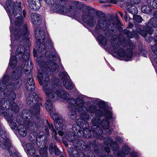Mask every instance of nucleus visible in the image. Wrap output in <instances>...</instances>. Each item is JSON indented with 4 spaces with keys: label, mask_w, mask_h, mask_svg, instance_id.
I'll return each instance as SVG.
<instances>
[{
    "label": "nucleus",
    "mask_w": 157,
    "mask_h": 157,
    "mask_svg": "<svg viewBox=\"0 0 157 157\" xmlns=\"http://www.w3.org/2000/svg\"><path fill=\"white\" fill-rule=\"evenodd\" d=\"M104 157H114L113 156L110 155H106V156Z\"/></svg>",
    "instance_id": "obj_63"
},
{
    "label": "nucleus",
    "mask_w": 157,
    "mask_h": 157,
    "mask_svg": "<svg viewBox=\"0 0 157 157\" xmlns=\"http://www.w3.org/2000/svg\"><path fill=\"white\" fill-rule=\"evenodd\" d=\"M59 75L63 80V85L67 89L72 90L74 87V85L70 79L67 73L66 72L61 71L59 73Z\"/></svg>",
    "instance_id": "obj_17"
},
{
    "label": "nucleus",
    "mask_w": 157,
    "mask_h": 157,
    "mask_svg": "<svg viewBox=\"0 0 157 157\" xmlns=\"http://www.w3.org/2000/svg\"><path fill=\"white\" fill-rule=\"evenodd\" d=\"M108 2H110L112 3L116 4L117 3V1L116 0H109Z\"/></svg>",
    "instance_id": "obj_56"
},
{
    "label": "nucleus",
    "mask_w": 157,
    "mask_h": 157,
    "mask_svg": "<svg viewBox=\"0 0 157 157\" xmlns=\"http://www.w3.org/2000/svg\"><path fill=\"white\" fill-rule=\"evenodd\" d=\"M63 125L64 126V127L63 128H60V129H59L56 128L57 130L58 131V133L60 136H63V135L64 132L62 131V130L65 129L66 127V126L64 125L63 124H62V126Z\"/></svg>",
    "instance_id": "obj_44"
},
{
    "label": "nucleus",
    "mask_w": 157,
    "mask_h": 157,
    "mask_svg": "<svg viewBox=\"0 0 157 157\" xmlns=\"http://www.w3.org/2000/svg\"><path fill=\"white\" fill-rule=\"evenodd\" d=\"M116 29L114 28V29H111L109 31V33L111 34H113L114 33H115L116 31Z\"/></svg>",
    "instance_id": "obj_53"
},
{
    "label": "nucleus",
    "mask_w": 157,
    "mask_h": 157,
    "mask_svg": "<svg viewBox=\"0 0 157 157\" xmlns=\"http://www.w3.org/2000/svg\"><path fill=\"white\" fill-rule=\"evenodd\" d=\"M50 115L52 119L55 121L54 124L56 128L58 129L63 128L64 127L63 126H62L63 124V120L61 115L58 113L56 112H52L50 113Z\"/></svg>",
    "instance_id": "obj_19"
},
{
    "label": "nucleus",
    "mask_w": 157,
    "mask_h": 157,
    "mask_svg": "<svg viewBox=\"0 0 157 157\" xmlns=\"http://www.w3.org/2000/svg\"><path fill=\"white\" fill-rule=\"evenodd\" d=\"M22 72V67L20 69H16L14 70L11 75V77L13 80H15L18 79L20 76Z\"/></svg>",
    "instance_id": "obj_26"
},
{
    "label": "nucleus",
    "mask_w": 157,
    "mask_h": 157,
    "mask_svg": "<svg viewBox=\"0 0 157 157\" xmlns=\"http://www.w3.org/2000/svg\"><path fill=\"white\" fill-rule=\"evenodd\" d=\"M109 37L110 36L105 33L104 35H101L99 36L98 39L101 44L103 45H105L107 44Z\"/></svg>",
    "instance_id": "obj_27"
},
{
    "label": "nucleus",
    "mask_w": 157,
    "mask_h": 157,
    "mask_svg": "<svg viewBox=\"0 0 157 157\" xmlns=\"http://www.w3.org/2000/svg\"><path fill=\"white\" fill-rule=\"evenodd\" d=\"M55 6L56 11L61 14L69 13L72 15H74L77 13L76 7L79 8L81 3L77 1H70L68 0H56Z\"/></svg>",
    "instance_id": "obj_7"
},
{
    "label": "nucleus",
    "mask_w": 157,
    "mask_h": 157,
    "mask_svg": "<svg viewBox=\"0 0 157 157\" xmlns=\"http://www.w3.org/2000/svg\"><path fill=\"white\" fill-rule=\"evenodd\" d=\"M26 13L25 11L24 10L23 11V17H25V16Z\"/></svg>",
    "instance_id": "obj_61"
},
{
    "label": "nucleus",
    "mask_w": 157,
    "mask_h": 157,
    "mask_svg": "<svg viewBox=\"0 0 157 157\" xmlns=\"http://www.w3.org/2000/svg\"><path fill=\"white\" fill-rule=\"evenodd\" d=\"M146 25L147 27L139 25L136 27V31H133L132 33L127 29L123 30L122 33L129 38L135 37L136 39H139V36L136 32L143 36L146 37L147 33L150 35L152 34L154 30L151 28L157 27V20L155 18H152Z\"/></svg>",
    "instance_id": "obj_6"
},
{
    "label": "nucleus",
    "mask_w": 157,
    "mask_h": 157,
    "mask_svg": "<svg viewBox=\"0 0 157 157\" xmlns=\"http://www.w3.org/2000/svg\"><path fill=\"white\" fill-rule=\"evenodd\" d=\"M86 10L83 12L82 19L84 22L90 26L94 27L96 24V19H98L100 15L97 13L101 12L100 11H95L94 9L90 7H86Z\"/></svg>",
    "instance_id": "obj_11"
},
{
    "label": "nucleus",
    "mask_w": 157,
    "mask_h": 157,
    "mask_svg": "<svg viewBox=\"0 0 157 157\" xmlns=\"http://www.w3.org/2000/svg\"><path fill=\"white\" fill-rule=\"evenodd\" d=\"M5 8L9 13L11 22H12L13 20H14L16 26L19 27L18 28H16L13 32L16 40L23 42V44L29 43V32L27 25L26 24L22 25L23 19L21 17L22 10L21 3H15L11 1H8L6 3Z\"/></svg>",
    "instance_id": "obj_1"
},
{
    "label": "nucleus",
    "mask_w": 157,
    "mask_h": 157,
    "mask_svg": "<svg viewBox=\"0 0 157 157\" xmlns=\"http://www.w3.org/2000/svg\"><path fill=\"white\" fill-rule=\"evenodd\" d=\"M17 128L18 132L21 136L24 137L27 134V130L23 125L22 124L18 125Z\"/></svg>",
    "instance_id": "obj_28"
},
{
    "label": "nucleus",
    "mask_w": 157,
    "mask_h": 157,
    "mask_svg": "<svg viewBox=\"0 0 157 157\" xmlns=\"http://www.w3.org/2000/svg\"><path fill=\"white\" fill-rule=\"evenodd\" d=\"M126 8L129 13L133 15L138 13V10L134 6L129 5L127 6Z\"/></svg>",
    "instance_id": "obj_30"
},
{
    "label": "nucleus",
    "mask_w": 157,
    "mask_h": 157,
    "mask_svg": "<svg viewBox=\"0 0 157 157\" xmlns=\"http://www.w3.org/2000/svg\"><path fill=\"white\" fill-rule=\"evenodd\" d=\"M133 19L135 21L139 23H141L143 20L142 17L138 15H133Z\"/></svg>",
    "instance_id": "obj_41"
},
{
    "label": "nucleus",
    "mask_w": 157,
    "mask_h": 157,
    "mask_svg": "<svg viewBox=\"0 0 157 157\" xmlns=\"http://www.w3.org/2000/svg\"><path fill=\"white\" fill-rule=\"evenodd\" d=\"M35 35L37 40L36 48L39 52L42 53L45 51L46 48L49 49L52 47V44L48 34H44L43 29L40 27L35 28L34 31ZM48 51H50L48 50Z\"/></svg>",
    "instance_id": "obj_8"
},
{
    "label": "nucleus",
    "mask_w": 157,
    "mask_h": 157,
    "mask_svg": "<svg viewBox=\"0 0 157 157\" xmlns=\"http://www.w3.org/2000/svg\"><path fill=\"white\" fill-rule=\"evenodd\" d=\"M105 116L108 119H110L112 117V113L111 112L108 111L106 112Z\"/></svg>",
    "instance_id": "obj_47"
},
{
    "label": "nucleus",
    "mask_w": 157,
    "mask_h": 157,
    "mask_svg": "<svg viewBox=\"0 0 157 157\" xmlns=\"http://www.w3.org/2000/svg\"><path fill=\"white\" fill-rule=\"evenodd\" d=\"M54 152H55V154L57 155H59L60 154V151H59V149L57 148V147L55 148Z\"/></svg>",
    "instance_id": "obj_52"
},
{
    "label": "nucleus",
    "mask_w": 157,
    "mask_h": 157,
    "mask_svg": "<svg viewBox=\"0 0 157 157\" xmlns=\"http://www.w3.org/2000/svg\"><path fill=\"white\" fill-rule=\"evenodd\" d=\"M124 43L125 45H124L123 48L120 47L117 52V54L119 56L124 58L125 60L128 61L132 56V52L131 49H128V45L126 43Z\"/></svg>",
    "instance_id": "obj_16"
},
{
    "label": "nucleus",
    "mask_w": 157,
    "mask_h": 157,
    "mask_svg": "<svg viewBox=\"0 0 157 157\" xmlns=\"http://www.w3.org/2000/svg\"><path fill=\"white\" fill-rule=\"evenodd\" d=\"M9 79L8 75H5L3 77L2 80H0V90L1 89L2 91H5V90L7 89L8 91L7 92H9L10 90H13V88L17 87V86L19 84L18 81L17 82L16 84L15 82H9L6 86V84L9 81Z\"/></svg>",
    "instance_id": "obj_14"
},
{
    "label": "nucleus",
    "mask_w": 157,
    "mask_h": 157,
    "mask_svg": "<svg viewBox=\"0 0 157 157\" xmlns=\"http://www.w3.org/2000/svg\"><path fill=\"white\" fill-rule=\"evenodd\" d=\"M76 123L77 124H74L72 126L74 135L78 137L83 136L86 139L93 138L94 135L97 136V135L92 134L89 128V124L86 120L79 118L76 121Z\"/></svg>",
    "instance_id": "obj_9"
},
{
    "label": "nucleus",
    "mask_w": 157,
    "mask_h": 157,
    "mask_svg": "<svg viewBox=\"0 0 157 157\" xmlns=\"http://www.w3.org/2000/svg\"><path fill=\"white\" fill-rule=\"evenodd\" d=\"M98 15H100L97 22L96 26L97 29H100L104 31L108 28L109 25L107 21L106 20L105 14L103 12L97 13Z\"/></svg>",
    "instance_id": "obj_15"
},
{
    "label": "nucleus",
    "mask_w": 157,
    "mask_h": 157,
    "mask_svg": "<svg viewBox=\"0 0 157 157\" xmlns=\"http://www.w3.org/2000/svg\"><path fill=\"white\" fill-rule=\"evenodd\" d=\"M69 154L70 157H95L93 152L91 151H87L85 153H80L79 155L77 151L73 147L68 149Z\"/></svg>",
    "instance_id": "obj_20"
},
{
    "label": "nucleus",
    "mask_w": 157,
    "mask_h": 157,
    "mask_svg": "<svg viewBox=\"0 0 157 157\" xmlns=\"http://www.w3.org/2000/svg\"><path fill=\"white\" fill-rule=\"evenodd\" d=\"M57 92L58 96L63 99H66L69 96L68 94L64 90H59L57 91Z\"/></svg>",
    "instance_id": "obj_31"
},
{
    "label": "nucleus",
    "mask_w": 157,
    "mask_h": 157,
    "mask_svg": "<svg viewBox=\"0 0 157 157\" xmlns=\"http://www.w3.org/2000/svg\"><path fill=\"white\" fill-rule=\"evenodd\" d=\"M33 157H40L39 155H34Z\"/></svg>",
    "instance_id": "obj_64"
},
{
    "label": "nucleus",
    "mask_w": 157,
    "mask_h": 157,
    "mask_svg": "<svg viewBox=\"0 0 157 157\" xmlns=\"http://www.w3.org/2000/svg\"><path fill=\"white\" fill-rule=\"evenodd\" d=\"M67 102L68 103L67 107L70 110L69 116L71 119H76L77 117L76 112H78L81 117L80 118L87 120L90 118V114L88 113V112L89 111L91 114L95 112V106L91 105L87 108L81 97L78 96L76 99L70 98L67 100Z\"/></svg>",
    "instance_id": "obj_4"
},
{
    "label": "nucleus",
    "mask_w": 157,
    "mask_h": 157,
    "mask_svg": "<svg viewBox=\"0 0 157 157\" xmlns=\"http://www.w3.org/2000/svg\"><path fill=\"white\" fill-rule=\"evenodd\" d=\"M43 89L46 94L47 99L53 101L58 98V91L52 84L49 83L43 86Z\"/></svg>",
    "instance_id": "obj_13"
},
{
    "label": "nucleus",
    "mask_w": 157,
    "mask_h": 157,
    "mask_svg": "<svg viewBox=\"0 0 157 157\" xmlns=\"http://www.w3.org/2000/svg\"><path fill=\"white\" fill-rule=\"evenodd\" d=\"M26 149L27 152L30 155H33L35 153V149L31 144L28 143L26 144Z\"/></svg>",
    "instance_id": "obj_29"
},
{
    "label": "nucleus",
    "mask_w": 157,
    "mask_h": 157,
    "mask_svg": "<svg viewBox=\"0 0 157 157\" xmlns=\"http://www.w3.org/2000/svg\"><path fill=\"white\" fill-rule=\"evenodd\" d=\"M52 101L51 100L48 99L45 103V107L48 111H51L53 109V106Z\"/></svg>",
    "instance_id": "obj_33"
},
{
    "label": "nucleus",
    "mask_w": 157,
    "mask_h": 157,
    "mask_svg": "<svg viewBox=\"0 0 157 157\" xmlns=\"http://www.w3.org/2000/svg\"><path fill=\"white\" fill-rule=\"evenodd\" d=\"M40 153L42 157H47L48 155L47 148H44L40 149Z\"/></svg>",
    "instance_id": "obj_36"
},
{
    "label": "nucleus",
    "mask_w": 157,
    "mask_h": 157,
    "mask_svg": "<svg viewBox=\"0 0 157 157\" xmlns=\"http://www.w3.org/2000/svg\"><path fill=\"white\" fill-rule=\"evenodd\" d=\"M138 155L137 152L133 151L130 153V155L131 157H136L138 156Z\"/></svg>",
    "instance_id": "obj_49"
},
{
    "label": "nucleus",
    "mask_w": 157,
    "mask_h": 157,
    "mask_svg": "<svg viewBox=\"0 0 157 157\" xmlns=\"http://www.w3.org/2000/svg\"><path fill=\"white\" fill-rule=\"evenodd\" d=\"M115 140L117 142L119 143H122L123 142V140L122 138L120 136H117Z\"/></svg>",
    "instance_id": "obj_48"
},
{
    "label": "nucleus",
    "mask_w": 157,
    "mask_h": 157,
    "mask_svg": "<svg viewBox=\"0 0 157 157\" xmlns=\"http://www.w3.org/2000/svg\"><path fill=\"white\" fill-rule=\"evenodd\" d=\"M16 58L14 56H11L10 60L9 65L12 69L14 68L17 63Z\"/></svg>",
    "instance_id": "obj_34"
},
{
    "label": "nucleus",
    "mask_w": 157,
    "mask_h": 157,
    "mask_svg": "<svg viewBox=\"0 0 157 157\" xmlns=\"http://www.w3.org/2000/svg\"><path fill=\"white\" fill-rule=\"evenodd\" d=\"M94 151L95 154L100 157H103L105 155L103 151L102 150H100L99 149H97L95 150Z\"/></svg>",
    "instance_id": "obj_39"
},
{
    "label": "nucleus",
    "mask_w": 157,
    "mask_h": 157,
    "mask_svg": "<svg viewBox=\"0 0 157 157\" xmlns=\"http://www.w3.org/2000/svg\"><path fill=\"white\" fill-rule=\"evenodd\" d=\"M95 112L92 114L89 111L88 112V113L89 114L90 113L92 115L94 113H95V115L98 117H95L93 118L92 120V123L93 125L92 126L91 130H90V132H91L92 135H97V136H93V137H95V138L99 139H102L103 137L102 135L103 132L102 129L99 126H101L104 128L105 131H104V133L105 134L108 135H110L111 133V130L109 129V123L108 121L106 119H104L102 122L100 123V119L99 118V117L102 116L103 115L102 111L100 110H96V107Z\"/></svg>",
    "instance_id": "obj_5"
},
{
    "label": "nucleus",
    "mask_w": 157,
    "mask_h": 157,
    "mask_svg": "<svg viewBox=\"0 0 157 157\" xmlns=\"http://www.w3.org/2000/svg\"><path fill=\"white\" fill-rule=\"evenodd\" d=\"M46 3L50 5H53V9L54 10L55 5L56 2V0H44Z\"/></svg>",
    "instance_id": "obj_42"
},
{
    "label": "nucleus",
    "mask_w": 157,
    "mask_h": 157,
    "mask_svg": "<svg viewBox=\"0 0 157 157\" xmlns=\"http://www.w3.org/2000/svg\"><path fill=\"white\" fill-rule=\"evenodd\" d=\"M45 131H46V132L47 133H49L48 129V128H46V127H45Z\"/></svg>",
    "instance_id": "obj_60"
},
{
    "label": "nucleus",
    "mask_w": 157,
    "mask_h": 157,
    "mask_svg": "<svg viewBox=\"0 0 157 157\" xmlns=\"http://www.w3.org/2000/svg\"><path fill=\"white\" fill-rule=\"evenodd\" d=\"M32 22L35 25H39L40 23V15L36 13H33L31 15Z\"/></svg>",
    "instance_id": "obj_25"
},
{
    "label": "nucleus",
    "mask_w": 157,
    "mask_h": 157,
    "mask_svg": "<svg viewBox=\"0 0 157 157\" xmlns=\"http://www.w3.org/2000/svg\"><path fill=\"white\" fill-rule=\"evenodd\" d=\"M73 143L74 146L76 147H80V149H85V148H89L91 146L90 142L89 145H87L84 141L81 140H77L75 141Z\"/></svg>",
    "instance_id": "obj_24"
},
{
    "label": "nucleus",
    "mask_w": 157,
    "mask_h": 157,
    "mask_svg": "<svg viewBox=\"0 0 157 157\" xmlns=\"http://www.w3.org/2000/svg\"><path fill=\"white\" fill-rule=\"evenodd\" d=\"M41 100L35 93L30 94L27 97L26 102L29 105L31 103L34 104L33 107L30 109L31 117L29 116V114L27 110H23L22 112V117L25 118L24 123L25 125L32 132L39 127H42L44 125L43 121L39 120L38 118V115L40 113V108L42 107Z\"/></svg>",
    "instance_id": "obj_2"
},
{
    "label": "nucleus",
    "mask_w": 157,
    "mask_h": 157,
    "mask_svg": "<svg viewBox=\"0 0 157 157\" xmlns=\"http://www.w3.org/2000/svg\"><path fill=\"white\" fill-rule=\"evenodd\" d=\"M10 108L9 109H8L7 111L10 110V111H14L15 113H17L19 111V107L18 105H17L14 102L12 101V103L10 102ZM11 112H10V114L9 112L8 113H7V111L5 114V116L6 118L8 121L11 124L13 123V113H11Z\"/></svg>",
    "instance_id": "obj_18"
},
{
    "label": "nucleus",
    "mask_w": 157,
    "mask_h": 157,
    "mask_svg": "<svg viewBox=\"0 0 157 157\" xmlns=\"http://www.w3.org/2000/svg\"><path fill=\"white\" fill-rule=\"evenodd\" d=\"M149 6L147 5H144L142 6L141 8V10L142 12L146 13H148L151 12V9Z\"/></svg>",
    "instance_id": "obj_37"
},
{
    "label": "nucleus",
    "mask_w": 157,
    "mask_h": 157,
    "mask_svg": "<svg viewBox=\"0 0 157 157\" xmlns=\"http://www.w3.org/2000/svg\"><path fill=\"white\" fill-rule=\"evenodd\" d=\"M124 19L125 20V21H126L127 20V19H128V16H127V15L126 14L125 16H124Z\"/></svg>",
    "instance_id": "obj_58"
},
{
    "label": "nucleus",
    "mask_w": 157,
    "mask_h": 157,
    "mask_svg": "<svg viewBox=\"0 0 157 157\" xmlns=\"http://www.w3.org/2000/svg\"><path fill=\"white\" fill-rule=\"evenodd\" d=\"M56 147V146L55 144H50L49 145L48 148L49 152L51 154H52L54 152V151Z\"/></svg>",
    "instance_id": "obj_40"
},
{
    "label": "nucleus",
    "mask_w": 157,
    "mask_h": 157,
    "mask_svg": "<svg viewBox=\"0 0 157 157\" xmlns=\"http://www.w3.org/2000/svg\"><path fill=\"white\" fill-rule=\"evenodd\" d=\"M105 151L108 154H109L110 151V149L109 147H106L104 148Z\"/></svg>",
    "instance_id": "obj_54"
},
{
    "label": "nucleus",
    "mask_w": 157,
    "mask_h": 157,
    "mask_svg": "<svg viewBox=\"0 0 157 157\" xmlns=\"http://www.w3.org/2000/svg\"><path fill=\"white\" fill-rule=\"evenodd\" d=\"M32 68L31 67H29V70H28L27 71L26 69H25V72H27V74H29V75H28L29 77L27 78V81L26 82V85L27 90L30 91H32L33 90L35 89V86H34V83L33 79L32 78L31 74L30 73V70Z\"/></svg>",
    "instance_id": "obj_21"
},
{
    "label": "nucleus",
    "mask_w": 157,
    "mask_h": 157,
    "mask_svg": "<svg viewBox=\"0 0 157 157\" xmlns=\"http://www.w3.org/2000/svg\"><path fill=\"white\" fill-rule=\"evenodd\" d=\"M29 8L33 11H36L40 8L41 5L39 0H27Z\"/></svg>",
    "instance_id": "obj_23"
},
{
    "label": "nucleus",
    "mask_w": 157,
    "mask_h": 157,
    "mask_svg": "<svg viewBox=\"0 0 157 157\" xmlns=\"http://www.w3.org/2000/svg\"><path fill=\"white\" fill-rule=\"evenodd\" d=\"M13 127H12V128H14V129L17 127V125L15 123H13Z\"/></svg>",
    "instance_id": "obj_59"
},
{
    "label": "nucleus",
    "mask_w": 157,
    "mask_h": 157,
    "mask_svg": "<svg viewBox=\"0 0 157 157\" xmlns=\"http://www.w3.org/2000/svg\"><path fill=\"white\" fill-rule=\"evenodd\" d=\"M45 58L48 60L46 61H44L40 56L37 58V63L40 68L39 71V74L37 78L40 85L44 84L43 86L45 84L50 83L52 84L49 81V76L48 72L51 69L52 71L56 70L58 67V65L54 62L56 59V52L54 51H47L45 53Z\"/></svg>",
    "instance_id": "obj_3"
},
{
    "label": "nucleus",
    "mask_w": 157,
    "mask_h": 157,
    "mask_svg": "<svg viewBox=\"0 0 157 157\" xmlns=\"http://www.w3.org/2000/svg\"><path fill=\"white\" fill-rule=\"evenodd\" d=\"M104 142L106 145L110 146L111 148L114 151V154L117 156L123 157L125 155L128 154L131 151L130 148L126 145L123 146L122 152L118 150V144L116 142L113 141V139L109 137L105 138L104 139Z\"/></svg>",
    "instance_id": "obj_12"
},
{
    "label": "nucleus",
    "mask_w": 157,
    "mask_h": 157,
    "mask_svg": "<svg viewBox=\"0 0 157 157\" xmlns=\"http://www.w3.org/2000/svg\"><path fill=\"white\" fill-rule=\"evenodd\" d=\"M151 48L153 52L155 55H157V43L151 46Z\"/></svg>",
    "instance_id": "obj_46"
},
{
    "label": "nucleus",
    "mask_w": 157,
    "mask_h": 157,
    "mask_svg": "<svg viewBox=\"0 0 157 157\" xmlns=\"http://www.w3.org/2000/svg\"><path fill=\"white\" fill-rule=\"evenodd\" d=\"M27 64H28V63H27L26 64V62L25 63V65H26L25 66H24L23 67V69H24V71L25 72V73L26 74H27V75H29V74L28 73V74H27V73H28V72H25V69H26V71H27L28 70H29V67H32V68L30 70V72H31V71L32 70V66H30L29 67V65H28V66H27ZM30 73L31 74V75H32V74L31 73V72H30Z\"/></svg>",
    "instance_id": "obj_45"
},
{
    "label": "nucleus",
    "mask_w": 157,
    "mask_h": 157,
    "mask_svg": "<svg viewBox=\"0 0 157 157\" xmlns=\"http://www.w3.org/2000/svg\"><path fill=\"white\" fill-rule=\"evenodd\" d=\"M147 3L150 7L157 8V0H147Z\"/></svg>",
    "instance_id": "obj_32"
},
{
    "label": "nucleus",
    "mask_w": 157,
    "mask_h": 157,
    "mask_svg": "<svg viewBox=\"0 0 157 157\" xmlns=\"http://www.w3.org/2000/svg\"><path fill=\"white\" fill-rule=\"evenodd\" d=\"M8 91L7 89L4 91L0 90V110L2 113H6L5 110L7 111L10 108V102L6 98H7L11 101L14 100L16 98L15 94L13 90H10L9 92H7Z\"/></svg>",
    "instance_id": "obj_10"
},
{
    "label": "nucleus",
    "mask_w": 157,
    "mask_h": 157,
    "mask_svg": "<svg viewBox=\"0 0 157 157\" xmlns=\"http://www.w3.org/2000/svg\"><path fill=\"white\" fill-rule=\"evenodd\" d=\"M118 12L120 14V15L121 17L122 18H123V14L121 13V12H120L119 11H118Z\"/></svg>",
    "instance_id": "obj_62"
},
{
    "label": "nucleus",
    "mask_w": 157,
    "mask_h": 157,
    "mask_svg": "<svg viewBox=\"0 0 157 157\" xmlns=\"http://www.w3.org/2000/svg\"><path fill=\"white\" fill-rule=\"evenodd\" d=\"M153 16L155 17L154 18H157V11H155L153 13Z\"/></svg>",
    "instance_id": "obj_55"
},
{
    "label": "nucleus",
    "mask_w": 157,
    "mask_h": 157,
    "mask_svg": "<svg viewBox=\"0 0 157 157\" xmlns=\"http://www.w3.org/2000/svg\"><path fill=\"white\" fill-rule=\"evenodd\" d=\"M130 4H137L139 2H140V0H130Z\"/></svg>",
    "instance_id": "obj_50"
},
{
    "label": "nucleus",
    "mask_w": 157,
    "mask_h": 157,
    "mask_svg": "<svg viewBox=\"0 0 157 157\" xmlns=\"http://www.w3.org/2000/svg\"><path fill=\"white\" fill-rule=\"evenodd\" d=\"M133 26V24L130 23H129V24L128 25V28H132Z\"/></svg>",
    "instance_id": "obj_57"
},
{
    "label": "nucleus",
    "mask_w": 157,
    "mask_h": 157,
    "mask_svg": "<svg viewBox=\"0 0 157 157\" xmlns=\"http://www.w3.org/2000/svg\"><path fill=\"white\" fill-rule=\"evenodd\" d=\"M94 151L95 154L100 157H103L105 155L103 151L102 150H100L99 149H97L95 150Z\"/></svg>",
    "instance_id": "obj_38"
},
{
    "label": "nucleus",
    "mask_w": 157,
    "mask_h": 157,
    "mask_svg": "<svg viewBox=\"0 0 157 157\" xmlns=\"http://www.w3.org/2000/svg\"><path fill=\"white\" fill-rule=\"evenodd\" d=\"M47 124L49 129L52 131V135L56 138V136L57 135L56 131L54 128L53 125L52 124H50L47 120Z\"/></svg>",
    "instance_id": "obj_35"
},
{
    "label": "nucleus",
    "mask_w": 157,
    "mask_h": 157,
    "mask_svg": "<svg viewBox=\"0 0 157 157\" xmlns=\"http://www.w3.org/2000/svg\"><path fill=\"white\" fill-rule=\"evenodd\" d=\"M128 44L129 48H130L133 49L135 47L134 44L132 42H130L128 43Z\"/></svg>",
    "instance_id": "obj_51"
},
{
    "label": "nucleus",
    "mask_w": 157,
    "mask_h": 157,
    "mask_svg": "<svg viewBox=\"0 0 157 157\" xmlns=\"http://www.w3.org/2000/svg\"><path fill=\"white\" fill-rule=\"evenodd\" d=\"M24 49L25 48L24 45H21L18 47L16 53V56H17L18 55L19 58L21 57L23 59V61H25L28 58L29 56V51L27 50L26 53L27 54H25L24 52Z\"/></svg>",
    "instance_id": "obj_22"
},
{
    "label": "nucleus",
    "mask_w": 157,
    "mask_h": 157,
    "mask_svg": "<svg viewBox=\"0 0 157 157\" xmlns=\"http://www.w3.org/2000/svg\"><path fill=\"white\" fill-rule=\"evenodd\" d=\"M112 45L114 48L117 49L120 46V42L117 40H115L112 42Z\"/></svg>",
    "instance_id": "obj_43"
}]
</instances>
